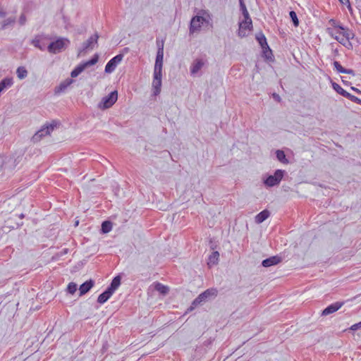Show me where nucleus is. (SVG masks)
<instances>
[{
    "instance_id": "obj_1",
    "label": "nucleus",
    "mask_w": 361,
    "mask_h": 361,
    "mask_svg": "<svg viewBox=\"0 0 361 361\" xmlns=\"http://www.w3.org/2000/svg\"><path fill=\"white\" fill-rule=\"evenodd\" d=\"M70 44V40L65 37H59L47 46V50L51 54H58L63 51Z\"/></svg>"
},
{
    "instance_id": "obj_2",
    "label": "nucleus",
    "mask_w": 361,
    "mask_h": 361,
    "mask_svg": "<svg viewBox=\"0 0 361 361\" xmlns=\"http://www.w3.org/2000/svg\"><path fill=\"white\" fill-rule=\"evenodd\" d=\"M58 122L53 121L50 124H46L42 126L32 137L34 142H39L42 137L45 135H49L55 127H56Z\"/></svg>"
},
{
    "instance_id": "obj_3",
    "label": "nucleus",
    "mask_w": 361,
    "mask_h": 361,
    "mask_svg": "<svg viewBox=\"0 0 361 361\" xmlns=\"http://www.w3.org/2000/svg\"><path fill=\"white\" fill-rule=\"evenodd\" d=\"M284 173L285 171L283 170H276L274 175L269 176L264 180V184L269 187H273L279 185L283 177Z\"/></svg>"
},
{
    "instance_id": "obj_4",
    "label": "nucleus",
    "mask_w": 361,
    "mask_h": 361,
    "mask_svg": "<svg viewBox=\"0 0 361 361\" xmlns=\"http://www.w3.org/2000/svg\"><path fill=\"white\" fill-rule=\"evenodd\" d=\"M118 99V92L116 90L111 92L109 95L103 97L99 104V107L102 109H109L112 106Z\"/></svg>"
},
{
    "instance_id": "obj_5",
    "label": "nucleus",
    "mask_w": 361,
    "mask_h": 361,
    "mask_svg": "<svg viewBox=\"0 0 361 361\" xmlns=\"http://www.w3.org/2000/svg\"><path fill=\"white\" fill-rule=\"evenodd\" d=\"M99 39V35L95 33L91 36L87 41L83 42L81 49L78 51V56H80L82 53L87 52L88 50L93 49L94 47L97 44Z\"/></svg>"
},
{
    "instance_id": "obj_6",
    "label": "nucleus",
    "mask_w": 361,
    "mask_h": 361,
    "mask_svg": "<svg viewBox=\"0 0 361 361\" xmlns=\"http://www.w3.org/2000/svg\"><path fill=\"white\" fill-rule=\"evenodd\" d=\"M123 59V54H119L113 57L105 66V73H111L116 69L118 64H119Z\"/></svg>"
},
{
    "instance_id": "obj_7",
    "label": "nucleus",
    "mask_w": 361,
    "mask_h": 361,
    "mask_svg": "<svg viewBox=\"0 0 361 361\" xmlns=\"http://www.w3.org/2000/svg\"><path fill=\"white\" fill-rule=\"evenodd\" d=\"M252 28V20L244 19L243 21L239 23L238 35L240 37H245L247 35V30H251Z\"/></svg>"
},
{
    "instance_id": "obj_8",
    "label": "nucleus",
    "mask_w": 361,
    "mask_h": 361,
    "mask_svg": "<svg viewBox=\"0 0 361 361\" xmlns=\"http://www.w3.org/2000/svg\"><path fill=\"white\" fill-rule=\"evenodd\" d=\"M204 18L202 16H196L191 19L190 32L193 33L200 30L202 24L204 21Z\"/></svg>"
},
{
    "instance_id": "obj_9",
    "label": "nucleus",
    "mask_w": 361,
    "mask_h": 361,
    "mask_svg": "<svg viewBox=\"0 0 361 361\" xmlns=\"http://www.w3.org/2000/svg\"><path fill=\"white\" fill-rule=\"evenodd\" d=\"M162 74L153 73L152 89L154 95L157 96L161 92Z\"/></svg>"
},
{
    "instance_id": "obj_10",
    "label": "nucleus",
    "mask_w": 361,
    "mask_h": 361,
    "mask_svg": "<svg viewBox=\"0 0 361 361\" xmlns=\"http://www.w3.org/2000/svg\"><path fill=\"white\" fill-rule=\"evenodd\" d=\"M344 302H336L326 307L322 312V316H327L331 314L337 310H338L343 305Z\"/></svg>"
},
{
    "instance_id": "obj_11",
    "label": "nucleus",
    "mask_w": 361,
    "mask_h": 361,
    "mask_svg": "<svg viewBox=\"0 0 361 361\" xmlns=\"http://www.w3.org/2000/svg\"><path fill=\"white\" fill-rule=\"evenodd\" d=\"M217 290L216 288H209L205 291L200 294L199 299L202 300L203 302H206L208 300L214 298L217 295Z\"/></svg>"
},
{
    "instance_id": "obj_12",
    "label": "nucleus",
    "mask_w": 361,
    "mask_h": 361,
    "mask_svg": "<svg viewBox=\"0 0 361 361\" xmlns=\"http://www.w3.org/2000/svg\"><path fill=\"white\" fill-rule=\"evenodd\" d=\"M281 258L278 256H273L266 259H264L262 262V265L264 267H269L273 265L278 264L281 262Z\"/></svg>"
},
{
    "instance_id": "obj_13",
    "label": "nucleus",
    "mask_w": 361,
    "mask_h": 361,
    "mask_svg": "<svg viewBox=\"0 0 361 361\" xmlns=\"http://www.w3.org/2000/svg\"><path fill=\"white\" fill-rule=\"evenodd\" d=\"M94 286V281L92 279H90L82 284L80 285L79 288L80 295L82 296L86 294Z\"/></svg>"
},
{
    "instance_id": "obj_14",
    "label": "nucleus",
    "mask_w": 361,
    "mask_h": 361,
    "mask_svg": "<svg viewBox=\"0 0 361 361\" xmlns=\"http://www.w3.org/2000/svg\"><path fill=\"white\" fill-rule=\"evenodd\" d=\"M204 64V62L202 59H196L195 61H194L190 67L191 74L195 75L199 71H200L201 68L203 67Z\"/></svg>"
},
{
    "instance_id": "obj_15",
    "label": "nucleus",
    "mask_w": 361,
    "mask_h": 361,
    "mask_svg": "<svg viewBox=\"0 0 361 361\" xmlns=\"http://www.w3.org/2000/svg\"><path fill=\"white\" fill-rule=\"evenodd\" d=\"M73 82V79L68 78L60 83V85L55 88V93L59 94L64 92L66 88L70 86Z\"/></svg>"
},
{
    "instance_id": "obj_16",
    "label": "nucleus",
    "mask_w": 361,
    "mask_h": 361,
    "mask_svg": "<svg viewBox=\"0 0 361 361\" xmlns=\"http://www.w3.org/2000/svg\"><path fill=\"white\" fill-rule=\"evenodd\" d=\"M113 292H111L109 288H106V290L101 293L98 298H97V302L100 304H104L106 302L110 297L113 295Z\"/></svg>"
},
{
    "instance_id": "obj_17",
    "label": "nucleus",
    "mask_w": 361,
    "mask_h": 361,
    "mask_svg": "<svg viewBox=\"0 0 361 361\" xmlns=\"http://www.w3.org/2000/svg\"><path fill=\"white\" fill-rule=\"evenodd\" d=\"M270 215V212L267 209H264L259 212L256 216H255V222L257 224H261L264 221H265Z\"/></svg>"
},
{
    "instance_id": "obj_18",
    "label": "nucleus",
    "mask_w": 361,
    "mask_h": 361,
    "mask_svg": "<svg viewBox=\"0 0 361 361\" xmlns=\"http://www.w3.org/2000/svg\"><path fill=\"white\" fill-rule=\"evenodd\" d=\"M121 276H115L110 286L107 288H109L111 292L114 293V291L118 288V286H120L121 284Z\"/></svg>"
},
{
    "instance_id": "obj_19",
    "label": "nucleus",
    "mask_w": 361,
    "mask_h": 361,
    "mask_svg": "<svg viewBox=\"0 0 361 361\" xmlns=\"http://www.w3.org/2000/svg\"><path fill=\"white\" fill-rule=\"evenodd\" d=\"M219 252H217V251L213 252L209 257L208 262H207L208 265L209 267H212L213 265L216 264L219 261Z\"/></svg>"
},
{
    "instance_id": "obj_20",
    "label": "nucleus",
    "mask_w": 361,
    "mask_h": 361,
    "mask_svg": "<svg viewBox=\"0 0 361 361\" xmlns=\"http://www.w3.org/2000/svg\"><path fill=\"white\" fill-rule=\"evenodd\" d=\"M42 37L41 36H37L35 39L32 40V44L35 46V47L39 49L40 50H44L45 49V44H42Z\"/></svg>"
},
{
    "instance_id": "obj_21",
    "label": "nucleus",
    "mask_w": 361,
    "mask_h": 361,
    "mask_svg": "<svg viewBox=\"0 0 361 361\" xmlns=\"http://www.w3.org/2000/svg\"><path fill=\"white\" fill-rule=\"evenodd\" d=\"M239 3H240V11H242V14L244 17V19H247V20L251 19L250 14L248 13V11L246 8V6L244 3V0H239Z\"/></svg>"
},
{
    "instance_id": "obj_22",
    "label": "nucleus",
    "mask_w": 361,
    "mask_h": 361,
    "mask_svg": "<svg viewBox=\"0 0 361 361\" xmlns=\"http://www.w3.org/2000/svg\"><path fill=\"white\" fill-rule=\"evenodd\" d=\"M16 74L20 80H23L27 76V71L24 66H19L16 70Z\"/></svg>"
},
{
    "instance_id": "obj_23",
    "label": "nucleus",
    "mask_w": 361,
    "mask_h": 361,
    "mask_svg": "<svg viewBox=\"0 0 361 361\" xmlns=\"http://www.w3.org/2000/svg\"><path fill=\"white\" fill-rule=\"evenodd\" d=\"M331 85H332L333 89L337 93H338L339 94L342 95L344 97H346V94H348V92L347 91H345V90H343L338 84H337L335 82H332Z\"/></svg>"
},
{
    "instance_id": "obj_24",
    "label": "nucleus",
    "mask_w": 361,
    "mask_h": 361,
    "mask_svg": "<svg viewBox=\"0 0 361 361\" xmlns=\"http://www.w3.org/2000/svg\"><path fill=\"white\" fill-rule=\"evenodd\" d=\"M276 155L277 159L280 162H281L283 164H288V160L286 159V154H285L283 151L280 150V149L276 150Z\"/></svg>"
},
{
    "instance_id": "obj_25",
    "label": "nucleus",
    "mask_w": 361,
    "mask_h": 361,
    "mask_svg": "<svg viewBox=\"0 0 361 361\" xmlns=\"http://www.w3.org/2000/svg\"><path fill=\"white\" fill-rule=\"evenodd\" d=\"M85 69V68L82 63H80L71 71V76L72 78H75L79 75Z\"/></svg>"
},
{
    "instance_id": "obj_26",
    "label": "nucleus",
    "mask_w": 361,
    "mask_h": 361,
    "mask_svg": "<svg viewBox=\"0 0 361 361\" xmlns=\"http://www.w3.org/2000/svg\"><path fill=\"white\" fill-rule=\"evenodd\" d=\"M256 39L258 41L260 46L262 47V49H264L265 47L268 46L267 39L262 33H260L258 35H257Z\"/></svg>"
},
{
    "instance_id": "obj_27",
    "label": "nucleus",
    "mask_w": 361,
    "mask_h": 361,
    "mask_svg": "<svg viewBox=\"0 0 361 361\" xmlns=\"http://www.w3.org/2000/svg\"><path fill=\"white\" fill-rule=\"evenodd\" d=\"M338 27L342 30V32H339V35H342V37L345 38L346 40H349L353 38V34L348 30H345V28L343 26H338Z\"/></svg>"
},
{
    "instance_id": "obj_28",
    "label": "nucleus",
    "mask_w": 361,
    "mask_h": 361,
    "mask_svg": "<svg viewBox=\"0 0 361 361\" xmlns=\"http://www.w3.org/2000/svg\"><path fill=\"white\" fill-rule=\"evenodd\" d=\"M112 229V224L110 221H105L102 224V231L104 233L110 232Z\"/></svg>"
},
{
    "instance_id": "obj_29",
    "label": "nucleus",
    "mask_w": 361,
    "mask_h": 361,
    "mask_svg": "<svg viewBox=\"0 0 361 361\" xmlns=\"http://www.w3.org/2000/svg\"><path fill=\"white\" fill-rule=\"evenodd\" d=\"M99 56L97 54H94V56L89 61L82 63V65L84 66L85 68L93 66L96 64L98 61Z\"/></svg>"
},
{
    "instance_id": "obj_30",
    "label": "nucleus",
    "mask_w": 361,
    "mask_h": 361,
    "mask_svg": "<svg viewBox=\"0 0 361 361\" xmlns=\"http://www.w3.org/2000/svg\"><path fill=\"white\" fill-rule=\"evenodd\" d=\"M155 289L156 290L159 291L161 294H166L169 292V288L160 283H157L155 285Z\"/></svg>"
},
{
    "instance_id": "obj_31",
    "label": "nucleus",
    "mask_w": 361,
    "mask_h": 361,
    "mask_svg": "<svg viewBox=\"0 0 361 361\" xmlns=\"http://www.w3.org/2000/svg\"><path fill=\"white\" fill-rule=\"evenodd\" d=\"M15 18H8L6 19L1 24V30H5L8 26L12 25L15 23Z\"/></svg>"
},
{
    "instance_id": "obj_32",
    "label": "nucleus",
    "mask_w": 361,
    "mask_h": 361,
    "mask_svg": "<svg viewBox=\"0 0 361 361\" xmlns=\"http://www.w3.org/2000/svg\"><path fill=\"white\" fill-rule=\"evenodd\" d=\"M163 59H164V45L162 44L158 49L155 61H159V62L163 63Z\"/></svg>"
},
{
    "instance_id": "obj_33",
    "label": "nucleus",
    "mask_w": 361,
    "mask_h": 361,
    "mask_svg": "<svg viewBox=\"0 0 361 361\" xmlns=\"http://www.w3.org/2000/svg\"><path fill=\"white\" fill-rule=\"evenodd\" d=\"M163 63L159 61H155L154 73V74H162Z\"/></svg>"
},
{
    "instance_id": "obj_34",
    "label": "nucleus",
    "mask_w": 361,
    "mask_h": 361,
    "mask_svg": "<svg viewBox=\"0 0 361 361\" xmlns=\"http://www.w3.org/2000/svg\"><path fill=\"white\" fill-rule=\"evenodd\" d=\"M263 54H264V57L267 60H269V61H272L273 60L272 51L270 49V48L269 47V46L266 47L265 49H263Z\"/></svg>"
},
{
    "instance_id": "obj_35",
    "label": "nucleus",
    "mask_w": 361,
    "mask_h": 361,
    "mask_svg": "<svg viewBox=\"0 0 361 361\" xmlns=\"http://www.w3.org/2000/svg\"><path fill=\"white\" fill-rule=\"evenodd\" d=\"M77 288H78L77 284L73 282H71L68 285L67 291L70 294H74L75 293V291L77 290Z\"/></svg>"
},
{
    "instance_id": "obj_36",
    "label": "nucleus",
    "mask_w": 361,
    "mask_h": 361,
    "mask_svg": "<svg viewBox=\"0 0 361 361\" xmlns=\"http://www.w3.org/2000/svg\"><path fill=\"white\" fill-rule=\"evenodd\" d=\"M289 16H290V18H291V20L293 21V25L295 27L298 26L299 20H298V18L297 17L296 13L295 11H291L289 13Z\"/></svg>"
},
{
    "instance_id": "obj_37",
    "label": "nucleus",
    "mask_w": 361,
    "mask_h": 361,
    "mask_svg": "<svg viewBox=\"0 0 361 361\" xmlns=\"http://www.w3.org/2000/svg\"><path fill=\"white\" fill-rule=\"evenodd\" d=\"M202 302H204L202 300H200L199 299V296H197L194 300L193 302H192L190 308L188 309V310L190 311H192V310H194L196 307H197L198 305H201Z\"/></svg>"
},
{
    "instance_id": "obj_38",
    "label": "nucleus",
    "mask_w": 361,
    "mask_h": 361,
    "mask_svg": "<svg viewBox=\"0 0 361 361\" xmlns=\"http://www.w3.org/2000/svg\"><path fill=\"white\" fill-rule=\"evenodd\" d=\"M334 67L337 71V72L341 73H344L345 71V68H343L338 61H335L334 63Z\"/></svg>"
},
{
    "instance_id": "obj_39",
    "label": "nucleus",
    "mask_w": 361,
    "mask_h": 361,
    "mask_svg": "<svg viewBox=\"0 0 361 361\" xmlns=\"http://www.w3.org/2000/svg\"><path fill=\"white\" fill-rule=\"evenodd\" d=\"M345 97L349 99L350 100H351L353 102H355L357 104H361V99H360L357 97H355V96H354V95H353V94H351L350 93L346 94V97Z\"/></svg>"
},
{
    "instance_id": "obj_40",
    "label": "nucleus",
    "mask_w": 361,
    "mask_h": 361,
    "mask_svg": "<svg viewBox=\"0 0 361 361\" xmlns=\"http://www.w3.org/2000/svg\"><path fill=\"white\" fill-rule=\"evenodd\" d=\"M360 328H361V322L352 325L350 329L352 331H356Z\"/></svg>"
},
{
    "instance_id": "obj_41",
    "label": "nucleus",
    "mask_w": 361,
    "mask_h": 361,
    "mask_svg": "<svg viewBox=\"0 0 361 361\" xmlns=\"http://www.w3.org/2000/svg\"><path fill=\"white\" fill-rule=\"evenodd\" d=\"M341 4L343 5H347L348 6V8L350 11L352 10L351 8V6H350V2H349V0H338Z\"/></svg>"
},
{
    "instance_id": "obj_42",
    "label": "nucleus",
    "mask_w": 361,
    "mask_h": 361,
    "mask_svg": "<svg viewBox=\"0 0 361 361\" xmlns=\"http://www.w3.org/2000/svg\"><path fill=\"white\" fill-rule=\"evenodd\" d=\"M25 22H26V17L24 14H22L19 18V23H20V25H23L25 23Z\"/></svg>"
},
{
    "instance_id": "obj_43",
    "label": "nucleus",
    "mask_w": 361,
    "mask_h": 361,
    "mask_svg": "<svg viewBox=\"0 0 361 361\" xmlns=\"http://www.w3.org/2000/svg\"><path fill=\"white\" fill-rule=\"evenodd\" d=\"M344 73L352 75L353 76H355V71L353 69H347L345 68V71Z\"/></svg>"
},
{
    "instance_id": "obj_44",
    "label": "nucleus",
    "mask_w": 361,
    "mask_h": 361,
    "mask_svg": "<svg viewBox=\"0 0 361 361\" xmlns=\"http://www.w3.org/2000/svg\"><path fill=\"white\" fill-rule=\"evenodd\" d=\"M334 38L340 43H342L343 41V37H341L339 35H336Z\"/></svg>"
},
{
    "instance_id": "obj_45",
    "label": "nucleus",
    "mask_w": 361,
    "mask_h": 361,
    "mask_svg": "<svg viewBox=\"0 0 361 361\" xmlns=\"http://www.w3.org/2000/svg\"><path fill=\"white\" fill-rule=\"evenodd\" d=\"M6 15V13L1 8H0V18H4Z\"/></svg>"
},
{
    "instance_id": "obj_46",
    "label": "nucleus",
    "mask_w": 361,
    "mask_h": 361,
    "mask_svg": "<svg viewBox=\"0 0 361 361\" xmlns=\"http://www.w3.org/2000/svg\"><path fill=\"white\" fill-rule=\"evenodd\" d=\"M273 97L274 98L277 100V101H280L281 98H280V96L276 93L273 94Z\"/></svg>"
},
{
    "instance_id": "obj_47",
    "label": "nucleus",
    "mask_w": 361,
    "mask_h": 361,
    "mask_svg": "<svg viewBox=\"0 0 361 361\" xmlns=\"http://www.w3.org/2000/svg\"><path fill=\"white\" fill-rule=\"evenodd\" d=\"M351 89H352L353 91H355V92H357V93L361 94V91H360V90H359L357 88H355V87H351Z\"/></svg>"
},
{
    "instance_id": "obj_48",
    "label": "nucleus",
    "mask_w": 361,
    "mask_h": 361,
    "mask_svg": "<svg viewBox=\"0 0 361 361\" xmlns=\"http://www.w3.org/2000/svg\"><path fill=\"white\" fill-rule=\"evenodd\" d=\"M342 81H343V83H345V82H346V80H345L343 79V78H342Z\"/></svg>"
},
{
    "instance_id": "obj_49",
    "label": "nucleus",
    "mask_w": 361,
    "mask_h": 361,
    "mask_svg": "<svg viewBox=\"0 0 361 361\" xmlns=\"http://www.w3.org/2000/svg\"><path fill=\"white\" fill-rule=\"evenodd\" d=\"M67 250H68L67 249H65V250H63V253H67Z\"/></svg>"
}]
</instances>
